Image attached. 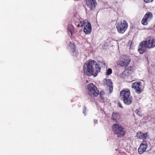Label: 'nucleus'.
Wrapping results in <instances>:
<instances>
[{
	"label": "nucleus",
	"mask_w": 155,
	"mask_h": 155,
	"mask_svg": "<svg viewBox=\"0 0 155 155\" xmlns=\"http://www.w3.org/2000/svg\"><path fill=\"white\" fill-rule=\"evenodd\" d=\"M100 71V68L94 61L89 60L84 65V72L85 74L89 76L97 75V73Z\"/></svg>",
	"instance_id": "nucleus-1"
},
{
	"label": "nucleus",
	"mask_w": 155,
	"mask_h": 155,
	"mask_svg": "<svg viewBox=\"0 0 155 155\" xmlns=\"http://www.w3.org/2000/svg\"><path fill=\"white\" fill-rule=\"evenodd\" d=\"M155 47V39L148 38L147 41H142L140 44L138 51L140 54H143L147 48H153Z\"/></svg>",
	"instance_id": "nucleus-2"
},
{
	"label": "nucleus",
	"mask_w": 155,
	"mask_h": 155,
	"mask_svg": "<svg viewBox=\"0 0 155 155\" xmlns=\"http://www.w3.org/2000/svg\"><path fill=\"white\" fill-rule=\"evenodd\" d=\"M120 97L126 105H130L132 103V98L130 95V90L128 89L120 91Z\"/></svg>",
	"instance_id": "nucleus-3"
},
{
	"label": "nucleus",
	"mask_w": 155,
	"mask_h": 155,
	"mask_svg": "<svg viewBox=\"0 0 155 155\" xmlns=\"http://www.w3.org/2000/svg\"><path fill=\"white\" fill-rule=\"evenodd\" d=\"M113 130L114 133L117 135L118 137L123 136L125 134L124 129L119 124H114L113 126Z\"/></svg>",
	"instance_id": "nucleus-4"
},
{
	"label": "nucleus",
	"mask_w": 155,
	"mask_h": 155,
	"mask_svg": "<svg viewBox=\"0 0 155 155\" xmlns=\"http://www.w3.org/2000/svg\"><path fill=\"white\" fill-rule=\"evenodd\" d=\"M78 27H81L83 28L84 31L87 34H89L91 31V25L87 21H80L79 23L77 25Z\"/></svg>",
	"instance_id": "nucleus-5"
},
{
	"label": "nucleus",
	"mask_w": 155,
	"mask_h": 155,
	"mask_svg": "<svg viewBox=\"0 0 155 155\" xmlns=\"http://www.w3.org/2000/svg\"><path fill=\"white\" fill-rule=\"evenodd\" d=\"M128 26V23L125 20L121 21L116 24V28L119 33H124L127 30Z\"/></svg>",
	"instance_id": "nucleus-6"
},
{
	"label": "nucleus",
	"mask_w": 155,
	"mask_h": 155,
	"mask_svg": "<svg viewBox=\"0 0 155 155\" xmlns=\"http://www.w3.org/2000/svg\"><path fill=\"white\" fill-rule=\"evenodd\" d=\"M131 61L130 57L127 55H122L118 60L117 64L122 67H126Z\"/></svg>",
	"instance_id": "nucleus-7"
},
{
	"label": "nucleus",
	"mask_w": 155,
	"mask_h": 155,
	"mask_svg": "<svg viewBox=\"0 0 155 155\" xmlns=\"http://www.w3.org/2000/svg\"><path fill=\"white\" fill-rule=\"evenodd\" d=\"M87 91L88 94L91 96L96 97L99 94V91L97 87L92 83L87 85Z\"/></svg>",
	"instance_id": "nucleus-8"
},
{
	"label": "nucleus",
	"mask_w": 155,
	"mask_h": 155,
	"mask_svg": "<svg viewBox=\"0 0 155 155\" xmlns=\"http://www.w3.org/2000/svg\"><path fill=\"white\" fill-rule=\"evenodd\" d=\"M136 92L138 94L140 93L143 89V87L140 81H138L134 83L131 86Z\"/></svg>",
	"instance_id": "nucleus-9"
},
{
	"label": "nucleus",
	"mask_w": 155,
	"mask_h": 155,
	"mask_svg": "<svg viewBox=\"0 0 155 155\" xmlns=\"http://www.w3.org/2000/svg\"><path fill=\"white\" fill-rule=\"evenodd\" d=\"M152 13L150 12H147L146 14L141 21V23L143 25H146L148 24V22L150 21L153 18Z\"/></svg>",
	"instance_id": "nucleus-10"
},
{
	"label": "nucleus",
	"mask_w": 155,
	"mask_h": 155,
	"mask_svg": "<svg viewBox=\"0 0 155 155\" xmlns=\"http://www.w3.org/2000/svg\"><path fill=\"white\" fill-rule=\"evenodd\" d=\"M147 147V144L146 141H143L140 144L138 149L139 154H140L143 153L146 150Z\"/></svg>",
	"instance_id": "nucleus-11"
},
{
	"label": "nucleus",
	"mask_w": 155,
	"mask_h": 155,
	"mask_svg": "<svg viewBox=\"0 0 155 155\" xmlns=\"http://www.w3.org/2000/svg\"><path fill=\"white\" fill-rule=\"evenodd\" d=\"M86 4L91 10H94L97 4L95 0H86Z\"/></svg>",
	"instance_id": "nucleus-12"
},
{
	"label": "nucleus",
	"mask_w": 155,
	"mask_h": 155,
	"mask_svg": "<svg viewBox=\"0 0 155 155\" xmlns=\"http://www.w3.org/2000/svg\"><path fill=\"white\" fill-rule=\"evenodd\" d=\"M68 48L69 49L71 50L72 54L73 56H76L79 54L78 51L75 49L74 45L71 42H70L68 45Z\"/></svg>",
	"instance_id": "nucleus-13"
},
{
	"label": "nucleus",
	"mask_w": 155,
	"mask_h": 155,
	"mask_svg": "<svg viewBox=\"0 0 155 155\" xmlns=\"http://www.w3.org/2000/svg\"><path fill=\"white\" fill-rule=\"evenodd\" d=\"M136 137L138 139L143 140L147 139L149 137L147 133L144 134L140 131L138 132L137 133Z\"/></svg>",
	"instance_id": "nucleus-14"
},
{
	"label": "nucleus",
	"mask_w": 155,
	"mask_h": 155,
	"mask_svg": "<svg viewBox=\"0 0 155 155\" xmlns=\"http://www.w3.org/2000/svg\"><path fill=\"white\" fill-rule=\"evenodd\" d=\"M105 84L109 87L110 93H111L113 90L112 83L111 80L110 79L106 78Z\"/></svg>",
	"instance_id": "nucleus-15"
},
{
	"label": "nucleus",
	"mask_w": 155,
	"mask_h": 155,
	"mask_svg": "<svg viewBox=\"0 0 155 155\" xmlns=\"http://www.w3.org/2000/svg\"><path fill=\"white\" fill-rule=\"evenodd\" d=\"M112 118L113 120L117 121L120 120V116L118 113H113L112 114Z\"/></svg>",
	"instance_id": "nucleus-16"
},
{
	"label": "nucleus",
	"mask_w": 155,
	"mask_h": 155,
	"mask_svg": "<svg viewBox=\"0 0 155 155\" xmlns=\"http://www.w3.org/2000/svg\"><path fill=\"white\" fill-rule=\"evenodd\" d=\"M68 30L71 32V35L74 32V28L73 26L71 24L68 25Z\"/></svg>",
	"instance_id": "nucleus-17"
},
{
	"label": "nucleus",
	"mask_w": 155,
	"mask_h": 155,
	"mask_svg": "<svg viewBox=\"0 0 155 155\" xmlns=\"http://www.w3.org/2000/svg\"><path fill=\"white\" fill-rule=\"evenodd\" d=\"M127 46L130 49H133L134 47V45L133 42L131 41H129Z\"/></svg>",
	"instance_id": "nucleus-18"
},
{
	"label": "nucleus",
	"mask_w": 155,
	"mask_h": 155,
	"mask_svg": "<svg viewBox=\"0 0 155 155\" xmlns=\"http://www.w3.org/2000/svg\"><path fill=\"white\" fill-rule=\"evenodd\" d=\"M135 113L138 115L140 116H142V114L141 112V110L140 109H137L135 111Z\"/></svg>",
	"instance_id": "nucleus-19"
},
{
	"label": "nucleus",
	"mask_w": 155,
	"mask_h": 155,
	"mask_svg": "<svg viewBox=\"0 0 155 155\" xmlns=\"http://www.w3.org/2000/svg\"><path fill=\"white\" fill-rule=\"evenodd\" d=\"M112 73V69L110 68H108L106 74L107 75H109L110 74Z\"/></svg>",
	"instance_id": "nucleus-20"
},
{
	"label": "nucleus",
	"mask_w": 155,
	"mask_h": 155,
	"mask_svg": "<svg viewBox=\"0 0 155 155\" xmlns=\"http://www.w3.org/2000/svg\"><path fill=\"white\" fill-rule=\"evenodd\" d=\"M153 0H143L144 2L146 3L152 2Z\"/></svg>",
	"instance_id": "nucleus-21"
},
{
	"label": "nucleus",
	"mask_w": 155,
	"mask_h": 155,
	"mask_svg": "<svg viewBox=\"0 0 155 155\" xmlns=\"http://www.w3.org/2000/svg\"><path fill=\"white\" fill-rule=\"evenodd\" d=\"M126 73V72L124 71L120 75V77H124V76L125 75V74Z\"/></svg>",
	"instance_id": "nucleus-22"
},
{
	"label": "nucleus",
	"mask_w": 155,
	"mask_h": 155,
	"mask_svg": "<svg viewBox=\"0 0 155 155\" xmlns=\"http://www.w3.org/2000/svg\"><path fill=\"white\" fill-rule=\"evenodd\" d=\"M86 107H84V109L83 113L84 114V116L86 115L85 113L86 112Z\"/></svg>",
	"instance_id": "nucleus-23"
},
{
	"label": "nucleus",
	"mask_w": 155,
	"mask_h": 155,
	"mask_svg": "<svg viewBox=\"0 0 155 155\" xmlns=\"http://www.w3.org/2000/svg\"><path fill=\"white\" fill-rule=\"evenodd\" d=\"M99 63H100V64H103L104 66H105V64L104 63V62H99Z\"/></svg>",
	"instance_id": "nucleus-24"
},
{
	"label": "nucleus",
	"mask_w": 155,
	"mask_h": 155,
	"mask_svg": "<svg viewBox=\"0 0 155 155\" xmlns=\"http://www.w3.org/2000/svg\"><path fill=\"white\" fill-rule=\"evenodd\" d=\"M119 106L120 107H121V108H122V106L120 104H119Z\"/></svg>",
	"instance_id": "nucleus-25"
},
{
	"label": "nucleus",
	"mask_w": 155,
	"mask_h": 155,
	"mask_svg": "<svg viewBox=\"0 0 155 155\" xmlns=\"http://www.w3.org/2000/svg\"><path fill=\"white\" fill-rule=\"evenodd\" d=\"M94 122L95 123H97V120H94Z\"/></svg>",
	"instance_id": "nucleus-26"
},
{
	"label": "nucleus",
	"mask_w": 155,
	"mask_h": 155,
	"mask_svg": "<svg viewBox=\"0 0 155 155\" xmlns=\"http://www.w3.org/2000/svg\"><path fill=\"white\" fill-rule=\"evenodd\" d=\"M101 99L103 100V101H104V99L103 98H102V97H101Z\"/></svg>",
	"instance_id": "nucleus-27"
}]
</instances>
